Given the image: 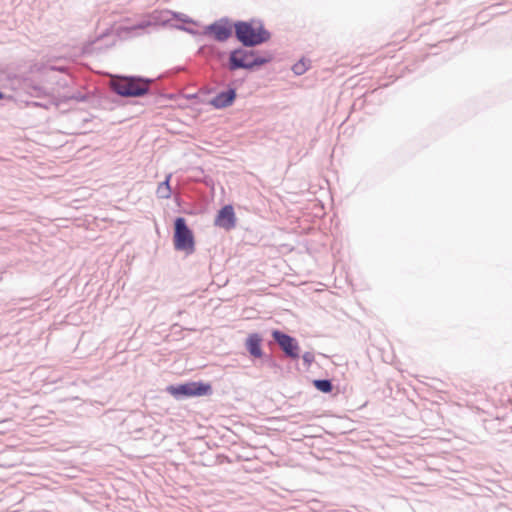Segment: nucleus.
<instances>
[{
	"instance_id": "20",
	"label": "nucleus",
	"mask_w": 512,
	"mask_h": 512,
	"mask_svg": "<svg viewBox=\"0 0 512 512\" xmlns=\"http://www.w3.org/2000/svg\"><path fill=\"white\" fill-rule=\"evenodd\" d=\"M310 62L311 61L309 59L302 57L292 66V71L297 76L303 75L309 69Z\"/></svg>"
},
{
	"instance_id": "17",
	"label": "nucleus",
	"mask_w": 512,
	"mask_h": 512,
	"mask_svg": "<svg viewBox=\"0 0 512 512\" xmlns=\"http://www.w3.org/2000/svg\"><path fill=\"white\" fill-rule=\"evenodd\" d=\"M312 385L316 390L324 394L332 393L334 389L332 380L328 378L313 379Z\"/></svg>"
},
{
	"instance_id": "16",
	"label": "nucleus",
	"mask_w": 512,
	"mask_h": 512,
	"mask_svg": "<svg viewBox=\"0 0 512 512\" xmlns=\"http://www.w3.org/2000/svg\"><path fill=\"white\" fill-rule=\"evenodd\" d=\"M172 174L169 173L165 176V179L158 184L156 195L159 199H169L172 195V187L170 181Z\"/></svg>"
},
{
	"instance_id": "1",
	"label": "nucleus",
	"mask_w": 512,
	"mask_h": 512,
	"mask_svg": "<svg viewBox=\"0 0 512 512\" xmlns=\"http://www.w3.org/2000/svg\"><path fill=\"white\" fill-rule=\"evenodd\" d=\"M189 25L199 26L200 23L188 15L168 9L154 10L146 19H143L131 26H118L117 28H107L96 36L92 41L88 42L86 49L94 48L98 42L111 38L105 44L106 48L115 45L117 39H125L137 34L138 30H146L151 26L170 27L177 30L184 31L192 36H203L202 31H199Z\"/></svg>"
},
{
	"instance_id": "2",
	"label": "nucleus",
	"mask_w": 512,
	"mask_h": 512,
	"mask_svg": "<svg viewBox=\"0 0 512 512\" xmlns=\"http://www.w3.org/2000/svg\"><path fill=\"white\" fill-rule=\"evenodd\" d=\"M273 59L274 55L271 52L266 51L261 54L254 48L240 45L228 52L227 69L233 72L238 70L255 72L272 62Z\"/></svg>"
},
{
	"instance_id": "18",
	"label": "nucleus",
	"mask_w": 512,
	"mask_h": 512,
	"mask_svg": "<svg viewBox=\"0 0 512 512\" xmlns=\"http://www.w3.org/2000/svg\"><path fill=\"white\" fill-rule=\"evenodd\" d=\"M93 94L91 92L82 93L80 91L73 92L71 94H67L63 96V102L67 103L69 101H76L79 103L89 102L93 98Z\"/></svg>"
},
{
	"instance_id": "11",
	"label": "nucleus",
	"mask_w": 512,
	"mask_h": 512,
	"mask_svg": "<svg viewBox=\"0 0 512 512\" xmlns=\"http://www.w3.org/2000/svg\"><path fill=\"white\" fill-rule=\"evenodd\" d=\"M237 225V217L232 204H225L217 210L214 218V226L225 231L233 230Z\"/></svg>"
},
{
	"instance_id": "13",
	"label": "nucleus",
	"mask_w": 512,
	"mask_h": 512,
	"mask_svg": "<svg viewBox=\"0 0 512 512\" xmlns=\"http://www.w3.org/2000/svg\"><path fill=\"white\" fill-rule=\"evenodd\" d=\"M5 80L8 84V87L13 91H25L27 85H29V77H25L24 75L16 73H8L5 76Z\"/></svg>"
},
{
	"instance_id": "8",
	"label": "nucleus",
	"mask_w": 512,
	"mask_h": 512,
	"mask_svg": "<svg viewBox=\"0 0 512 512\" xmlns=\"http://www.w3.org/2000/svg\"><path fill=\"white\" fill-rule=\"evenodd\" d=\"M273 341L279 346L285 357L296 361L301 356V348L298 340L287 332L274 328L271 330Z\"/></svg>"
},
{
	"instance_id": "19",
	"label": "nucleus",
	"mask_w": 512,
	"mask_h": 512,
	"mask_svg": "<svg viewBox=\"0 0 512 512\" xmlns=\"http://www.w3.org/2000/svg\"><path fill=\"white\" fill-rule=\"evenodd\" d=\"M258 361H260L261 365L266 366L267 368L274 371L282 369L278 361L271 354L264 353V356L260 357Z\"/></svg>"
},
{
	"instance_id": "5",
	"label": "nucleus",
	"mask_w": 512,
	"mask_h": 512,
	"mask_svg": "<svg viewBox=\"0 0 512 512\" xmlns=\"http://www.w3.org/2000/svg\"><path fill=\"white\" fill-rule=\"evenodd\" d=\"M165 391L176 401H184L192 398L211 396L213 386L210 382L203 380H188L181 383L170 384Z\"/></svg>"
},
{
	"instance_id": "6",
	"label": "nucleus",
	"mask_w": 512,
	"mask_h": 512,
	"mask_svg": "<svg viewBox=\"0 0 512 512\" xmlns=\"http://www.w3.org/2000/svg\"><path fill=\"white\" fill-rule=\"evenodd\" d=\"M172 242L174 250L182 252L186 256L192 255L196 250L194 231L183 216H177L173 220Z\"/></svg>"
},
{
	"instance_id": "4",
	"label": "nucleus",
	"mask_w": 512,
	"mask_h": 512,
	"mask_svg": "<svg viewBox=\"0 0 512 512\" xmlns=\"http://www.w3.org/2000/svg\"><path fill=\"white\" fill-rule=\"evenodd\" d=\"M272 37L271 32L259 18L235 20L234 38L243 47L255 48L267 43Z\"/></svg>"
},
{
	"instance_id": "27",
	"label": "nucleus",
	"mask_w": 512,
	"mask_h": 512,
	"mask_svg": "<svg viewBox=\"0 0 512 512\" xmlns=\"http://www.w3.org/2000/svg\"><path fill=\"white\" fill-rule=\"evenodd\" d=\"M225 459L227 460V462H230V459L228 456H225Z\"/></svg>"
},
{
	"instance_id": "23",
	"label": "nucleus",
	"mask_w": 512,
	"mask_h": 512,
	"mask_svg": "<svg viewBox=\"0 0 512 512\" xmlns=\"http://www.w3.org/2000/svg\"><path fill=\"white\" fill-rule=\"evenodd\" d=\"M501 5L502 4H500V3L491 5V6L488 7V10H491L492 14H501V13H503L502 11H500Z\"/></svg>"
},
{
	"instance_id": "14",
	"label": "nucleus",
	"mask_w": 512,
	"mask_h": 512,
	"mask_svg": "<svg viewBox=\"0 0 512 512\" xmlns=\"http://www.w3.org/2000/svg\"><path fill=\"white\" fill-rule=\"evenodd\" d=\"M198 54L217 61H222L226 56L225 51L219 49L217 46L213 44L200 46L198 49Z\"/></svg>"
},
{
	"instance_id": "28",
	"label": "nucleus",
	"mask_w": 512,
	"mask_h": 512,
	"mask_svg": "<svg viewBox=\"0 0 512 512\" xmlns=\"http://www.w3.org/2000/svg\"><path fill=\"white\" fill-rule=\"evenodd\" d=\"M225 459L227 460V462H230V459L228 456H225Z\"/></svg>"
},
{
	"instance_id": "22",
	"label": "nucleus",
	"mask_w": 512,
	"mask_h": 512,
	"mask_svg": "<svg viewBox=\"0 0 512 512\" xmlns=\"http://www.w3.org/2000/svg\"><path fill=\"white\" fill-rule=\"evenodd\" d=\"M302 360H303V364L309 368L311 366V364L314 362L315 360V356H314V353L313 352H310V351H307L305 352L302 356Z\"/></svg>"
},
{
	"instance_id": "9",
	"label": "nucleus",
	"mask_w": 512,
	"mask_h": 512,
	"mask_svg": "<svg viewBox=\"0 0 512 512\" xmlns=\"http://www.w3.org/2000/svg\"><path fill=\"white\" fill-rule=\"evenodd\" d=\"M147 417L141 412H133L122 422L135 440L144 439L148 435L150 429L144 426Z\"/></svg>"
},
{
	"instance_id": "12",
	"label": "nucleus",
	"mask_w": 512,
	"mask_h": 512,
	"mask_svg": "<svg viewBox=\"0 0 512 512\" xmlns=\"http://www.w3.org/2000/svg\"><path fill=\"white\" fill-rule=\"evenodd\" d=\"M244 347L253 362L264 356L263 337L258 332L248 334L244 341Z\"/></svg>"
},
{
	"instance_id": "25",
	"label": "nucleus",
	"mask_w": 512,
	"mask_h": 512,
	"mask_svg": "<svg viewBox=\"0 0 512 512\" xmlns=\"http://www.w3.org/2000/svg\"><path fill=\"white\" fill-rule=\"evenodd\" d=\"M235 80H236V82H235V87H236V88H237V85H238V84H241V83L244 81V79H242V80L235 79Z\"/></svg>"
},
{
	"instance_id": "15",
	"label": "nucleus",
	"mask_w": 512,
	"mask_h": 512,
	"mask_svg": "<svg viewBox=\"0 0 512 512\" xmlns=\"http://www.w3.org/2000/svg\"><path fill=\"white\" fill-rule=\"evenodd\" d=\"M24 92L35 98H51L48 90L45 87L34 83L30 78L29 85H27Z\"/></svg>"
},
{
	"instance_id": "10",
	"label": "nucleus",
	"mask_w": 512,
	"mask_h": 512,
	"mask_svg": "<svg viewBox=\"0 0 512 512\" xmlns=\"http://www.w3.org/2000/svg\"><path fill=\"white\" fill-rule=\"evenodd\" d=\"M236 80L230 81L227 88L218 92L213 98L209 100V104L215 109H225L234 104L237 98V88L235 87Z\"/></svg>"
},
{
	"instance_id": "26",
	"label": "nucleus",
	"mask_w": 512,
	"mask_h": 512,
	"mask_svg": "<svg viewBox=\"0 0 512 512\" xmlns=\"http://www.w3.org/2000/svg\"><path fill=\"white\" fill-rule=\"evenodd\" d=\"M225 459L227 460V462H230V459L228 456H225Z\"/></svg>"
},
{
	"instance_id": "3",
	"label": "nucleus",
	"mask_w": 512,
	"mask_h": 512,
	"mask_svg": "<svg viewBox=\"0 0 512 512\" xmlns=\"http://www.w3.org/2000/svg\"><path fill=\"white\" fill-rule=\"evenodd\" d=\"M116 78L121 79L122 82H111V88L118 96L125 98L146 96L153 97L155 100L164 97L162 93L148 86L153 82L152 78L140 75H116Z\"/></svg>"
},
{
	"instance_id": "21",
	"label": "nucleus",
	"mask_w": 512,
	"mask_h": 512,
	"mask_svg": "<svg viewBox=\"0 0 512 512\" xmlns=\"http://www.w3.org/2000/svg\"><path fill=\"white\" fill-rule=\"evenodd\" d=\"M27 105L29 107H34V108L49 109L51 105H56V103H54L51 98H48L46 101H31V102H27Z\"/></svg>"
},
{
	"instance_id": "24",
	"label": "nucleus",
	"mask_w": 512,
	"mask_h": 512,
	"mask_svg": "<svg viewBox=\"0 0 512 512\" xmlns=\"http://www.w3.org/2000/svg\"><path fill=\"white\" fill-rule=\"evenodd\" d=\"M11 96L6 95L1 89H0V101L4 99H10Z\"/></svg>"
},
{
	"instance_id": "7",
	"label": "nucleus",
	"mask_w": 512,
	"mask_h": 512,
	"mask_svg": "<svg viewBox=\"0 0 512 512\" xmlns=\"http://www.w3.org/2000/svg\"><path fill=\"white\" fill-rule=\"evenodd\" d=\"M234 24L235 20L228 16H223L205 25L202 34L218 43H225L234 36Z\"/></svg>"
}]
</instances>
